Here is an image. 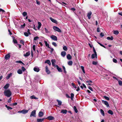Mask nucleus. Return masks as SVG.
I'll return each mask as SVG.
<instances>
[{
    "instance_id": "obj_16",
    "label": "nucleus",
    "mask_w": 122,
    "mask_h": 122,
    "mask_svg": "<svg viewBox=\"0 0 122 122\" xmlns=\"http://www.w3.org/2000/svg\"><path fill=\"white\" fill-rule=\"evenodd\" d=\"M5 11L2 9H0V14H3L5 13Z\"/></svg>"
},
{
    "instance_id": "obj_15",
    "label": "nucleus",
    "mask_w": 122,
    "mask_h": 122,
    "mask_svg": "<svg viewBox=\"0 0 122 122\" xmlns=\"http://www.w3.org/2000/svg\"><path fill=\"white\" fill-rule=\"evenodd\" d=\"M92 14V12L91 11H90L87 14V16L89 19H90L91 18V16Z\"/></svg>"
},
{
    "instance_id": "obj_43",
    "label": "nucleus",
    "mask_w": 122,
    "mask_h": 122,
    "mask_svg": "<svg viewBox=\"0 0 122 122\" xmlns=\"http://www.w3.org/2000/svg\"><path fill=\"white\" fill-rule=\"evenodd\" d=\"M16 63H22L23 64H24V63H23V62L20 61H15Z\"/></svg>"
},
{
    "instance_id": "obj_51",
    "label": "nucleus",
    "mask_w": 122,
    "mask_h": 122,
    "mask_svg": "<svg viewBox=\"0 0 122 122\" xmlns=\"http://www.w3.org/2000/svg\"><path fill=\"white\" fill-rule=\"evenodd\" d=\"M98 44H99L100 45V46L104 47L105 48H106V47H105V46H104L103 45H102V44L98 42Z\"/></svg>"
},
{
    "instance_id": "obj_48",
    "label": "nucleus",
    "mask_w": 122,
    "mask_h": 122,
    "mask_svg": "<svg viewBox=\"0 0 122 122\" xmlns=\"http://www.w3.org/2000/svg\"><path fill=\"white\" fill-rule=\"evenodd\" d=\"M97 62L96 61H93L92 62V63L93 64L96 65L97 64Z\"/></svg>"
},
{
    "instance_id": "obj_22",
    "label": "nucleus",
    "mask_w": 122,
    "mask_h": 122,
    "mask_svg": "<svg viewBox=\"0 0 122 122\" xmlns=\"http://www.w3.org/2000/svg\"><path fill=\"white\" fill-rule=\"evenodd\" d=\"M72 57L70 54H68L67 56V58L68 60H71V59Z\"/></svg>"
},
{
    "instance_id": "obj_14",
    "label": "nucleus",
    "mask_w": 122,
    "mask_h": 122,
    "mask_svg": "<svg viewBox=\"0 0 122 122\" xmlns=\"http://www.w3.org/2000/svg\"><path fill=\"white\" fill-rule=\"evenodd\" d=\"M45 63H47L50 66L51 65V63L50 61L48 60L46 61L45 62Z\"/></svg>"
},
{
    "instance_id": "obj_33",
    "label": "nucleus",
    "mask_w": 122,
    "mask_h": 122,
    "mask_svg": "<svg viewBox=\"0 0 122 122\" xmlns=\"http://www.w3.org/2000/svg\"><path fill=\"white\" fill-rule=\"evenodd\" d=\"M56 101L58 102V105H59V106H61V105L62 103L60 101H59L58 100H57Z\"/></svg>"
},
{
    "instance_id": "obj_46",
    "label": "nucleus",
    "mask_w": 122,
    "mask_h": 122,
    "mask_svg": "<svg viewBox=\"0 0 122 122\" xmlns=\"http://www.w3.org/2000/svg\"><path fill=\"white\" fill-rule=\"evenodd\" d=\"M104 97L105 99H106L108 100H109V98L107 97V96H104Z\"/></svg>"
},
{
    "instance_id": "obj_58",
    "label": "nucleus",
    "mask_w": 122,
    "mask_h": 122,
    "mask_svg": "<svg viewBox=\"0 0 122 122\" xmlns=\"http://www.w3.org/2000/svg\"><path fill=\"white\" fill-rule=\"evenodd\" d=\"M44 29L46 32L48 33L49 32L48 30L46 28H45Z\"/></svg>"
},
{
    "instance_id": "obj_39",
    "label": "nucleus",
    "mask_w": 122,
    "mask_h": 122,
    "mask_svg": "<svg viewBox=\"0 0 122 122\" xmlns=\"http://www.w3.org/2000/svg\"><path fill=\"white\" fill-rule=\"evenodd\" d=\"M73 108L75 112L76 113H77L78 111L76 109V107L75 106H74L73 107Z\"/></svg>"
},
{
    "instance_id": "obj_59",
    "label": "nucleus",
    "mask_w": 122,
    "mask_h": 122,
    "mask_svg": "<svg viewBox=\"0 0 122 122\" xmlns=\"http://www.w3.org/2000/svg\"><path fill=\"white\" fill-rule=\"evenodd\" d=\"M11 100V97H10V99L8 100V102L9 103L10 102Z\"/></svg>"
},
{
    "instance_id": "obj_18",
    "label": "nucleus",
    "mask_w": 122,
    "mask_h": 122,
    "mask_svg": "<svg viewBox=\"0 0 122 122\" xmlns=\"http://www.w3.org/2000/svg\"><path fill=\"white\" fill-rule=\"evenodd\" d=\"M66 53L65 51H63L61 52V55L63 57H64L66 55Z\"/></svg>"
},
{
    "instance_id": "obj_34",
    "label": "nucleus",
    "mask_w": 122,
    "mask_h": 122,
    "mask_svg": "<svg viewBox=\"0 0 122 122\" xmlns=\"http://www.w3.org/2000/svg\"><path fill=\"white\" fill-rule=\"evenodd\" d=\"M44 42L46 45V46L47 47L49 48H50V47H49V44H48L47 42L46 41H44Z\"/></svg>"
},
{
    "instance_id": "obj_17",
    "label": "nucleus",
    "mask_w": 122,
    "mask_h": 122,
    "mask_svg": "<svg viewBox=\"0 0 122 122\" xmlns=\"http://www.w3.org/2000/svg\"><path fill=\"white\" fill-rule=\"evenodd\" d=\"M56 67L57 69L59 71L61 72L62 71V70L61 68L59 67L58 65H56Z\"/></svg>"
},
{
    "instance_id": "obj_41",
    "label": "nucleus",
    "mask_w": 122,
    "mask_h": 122,
    "mask_svg": "<svg viewBox=\"0 0 122 122\" xmlns=\"http://www.w3.org/2000/svg\"><path fill=\"white\" fill-rule=\"evenodd\" d=\"M81 69H82L83 72L84 73H85V71L84 69V67H83V66H81Z\"/></svg>"
},
{
    "instance_id": "obj_21",
    "label": "nucleus",
    "mask_w": 122,
    "mask_h": 122,
    "mask_svg": "<svg viewBox=\"0 0 122 122\" xmlns=\"http://www.w3.org/2000/svg\"><path fill=\"white\" fill-rule=\"evenodd\" d=\"M31 34L30 32H29V33L26 32H25L24 33V34L25 36H26L27 37L29 36V35H30Z\"/></svg>"
},
{
    "instance_id": "obj_53",
    "label": "nucleus",
    "mask_w": 122,
    "mask_h": 122,
    "mask_svg": "<svg viewBox=\"0 0 122 122\" xmlns=\"http://www.w3.org/2000/svg\"><path fill=\"white\" fill-rule=\"evenodd\" d=\"M100 35L101 36V37H103L104 36V35L103 33L101 32L100 34Z\"/></svg>"
},
{
    "instance_id": "obj_25",
    "label": "nucleus",
    "mask_w": 122,
    "mask_h": 122,
    "mask_svg": "<svg viewBox=\"0 0 122 122\" xmlns=\"http://www.w3.org/2000/svg\"><path fill=\"white\" fill-rule=\"evenodd\" d=\"M47 118H48V119L49 120H53L54 119V118L53 117L51 116H50L48 117Z\"/></svg>"
},
{
    "instance_id": "obj_1",
    "label": "nucleus",
    "mask_w": 122,
    "mask_h": 122,
    "mask_svg": "<svg viewBox=\"0 0 122 122\" xmlns=\"http://www.w3.org/2000/svg\"><path fill=\"white\" fill-rule=\"evenodd\" d=\"M4 93L5 96L8 97H10L12 94L11 91L9 89L5 90Z\"/></svg>"
},
{
    "instance_id": "obj_35",
    "label": "nucleus",
    "mask_w": 122,
    "mask_h": 122,
    "mask_svg": "<svg viewBox=\"0 0 122 122\" xmlns=\"http://www.w3.org/2000/svg\"><path fill=\"white\" fill-rule=\"evenodd\" d=\"M113 33L114 34L117 35L119 34V32L118 31L114 30L113 31Z\"/></svg>"
},
{
    "instance_id": "obj_28",
    "label": "nucleus",
    "mask_w": 122,
    "mask_h": 122,
    "mask_svg": "<svg viewBox=\"0 0 122 122\" xmlns=\"http://www.w3.org/2000/svg\"><path fill=\"white\" fill-rule=\"evenodd\" d=\"M38 28L39 29H40V27H41V23L39 22H38Z\"/></svg>"
},
{
    "instance_id": "obj_10",
    "label": "nucleus",
    "mask_w": 122,
    "mask_h": 122,
    "mask_svg": "<svg viewBox=\"0 0 122 122\" xmlns=\"http://www.w3.org/2000/svg\"><path fill=\"white\" fill-rule=\"evenodd\" d=\"M46 73H47L48 74H49L50 73V71L48 69V67L47 66H46Z\"/></svg>"
},
{
    "instance_id": "obj_19",
    "label": "nucleus",
    "mask_w": 122,
    "mask_h": 122,
    "mask_svg": "<svg viewBox=\"0 0 122 122\" xmlns=\"http://www.w3.org/2000/svg\"><path fill=\"white\" fill-rule=\"evenodd\" d=\"M30 51H29L26 52L25 54H24V56L25 57H27L30 55Z\"/></svg>"
},
{
    "instance_id": "obj_60",
    "label": "nucleus",
    "mask_w": 122,
    "mask_h": 122,
    "mask_svg": "<svg viewBox=\"0 0 122 122\" xmlns=\"http://www.w3.org/2000/svg\"><path fill=\"white\" fill-rule=\"evenodd\" d=\"M32 48L33 51H35V45H33Z\"/></svg>"
},
{
    "instance_id": "obj_6",
    "label": "nucleus",
    "mask_w": 122,
    "mask_h": 122,
    "mask_svg": "<svg viewBox=\"0 0 122 122\" xmlns=\"http://www.w3.org/2000/svg\"><path fill=\"white\" fill-rule=\"evenodd\" d=\"M51 38L53 40L57 41V37L54 35H51L50 36Z\"/></svg>"
},
{
    "instance_id": "obj_13",
    "label": "nucleus",
    "mask_w": 122,
    "mask_h": 122,
    "mask_svg": "<svg viewBox=\"0 0 122 122\" xmlns=\"http://www.w3.org/2000/svg\"><path fill=\"white\" fill-rule=\"evenodd\" d=\"M50 19L52 22L54 23H56L57 22V21L56 20L54 19H53L51 17H50Z\"/></svg>"
},
{
    "instance_id": "obj_64",
    "label": "nucleus",
    "mask_w": 122,
    "mask_h": 122,
    "mask_svg": "<svg viewBox=\"0 0 122 122\" xmlns=\"http://www.w3.org/2000/svg\"><path fill=\"white\" fill-rule=\"evenodd\" d=\"M80 90V88L78 86L77 87V89L76 90L77 91H79Z\"/></svg>"
},
{
    "instance_id": "obj_42",
    "label": "nucleus",
    "mask_w": 122,
    "mask_h": 122,
    "mask_svg": "<svg viewBox=\"0 0 122 122\" xmlns=\"http://www.w3.org/2000/svg\"><path fill=\"white\" fill-rule=\"evenodd\" d=\"M22 14L24 16V17L27 15V13L25 12H24Z\"/></svg>"
},
{
    "instance_id": "obj_20",
    "label": "nucleus",
    "mask_w": 122,
    "mask_h": 122,
    "mask_svg": "<svg viewBox=\"0 0 122 122\" xmlns=\"http://www.w3.org/2000/svg\"><path fill=\"white\" fill-rule=\"evenodd\" d=\"M28 111V110H22V113L23 114H25Z\"/></svg>"
},
{
    "instance_id": "obj_37",
    "label": "nucleus",
    "mask_w": 122,
    "mask_h": 122,
    "mask_svg": "<svg viewBox=\"0 0 122 122\" xmlns=\"http://www.w3.org/2000/svg\"><path fill=\"white\" fill-rule=\"evenodd\" d=\"M107 39L108 40H112L113 39V38L112 36H111V37H107Z\"/></svg>"
},
{
    "instance_id": "obj_40",
    "label": "nucleus",
    "mask_w": 122,
    "mask_h": 122,
    "mask_svg": "<svg viewBox=\"0 0 122 122\" xmlns=\"http://www.w3.org/2000/svg\"><path fill=\"white\" fill-rule=\"evenodd\" d=\"M39 38V37L38 36H36L34 37V41H36L38 40Z\"/></svg>"
},
{
    "instance_id": "obj_45",
    "label": "nucleus",
    "mask_w": 122,
    "mask_h": 122,
    "mask_svg": "<svg viewBox=\"0 0 122 122\" xmlns=\"http://www.w3.org/2000/svg\"><path fill=\"white\" fill-rule=\"evenodd\" d=\"M25 23H24L23 24V25H21L20 28H24L25 26Z\"/></svg>"
},
{
    "instance_id": "obj_4",
    "label": "nucleus",
    "mask_w": 122,
    "mask_h": 122,
    "mask_svg": "<svg viewBox=\"0 0 122 122\" xmlns=\"http://www.w3.org/2000/svg\"><path fill=\"white\" fill-rule=\"evenodd\" d=\"M102 102L103 103L106 105L107 107H109V104L107 101L102 100Z\"/></svg>"
},
{
    "instance_id": "obj_3",
    "label": "nucleus",
    "mask_w": 122,
    "mask_h": 122,
    "mask_svg": "<svg viewBox=\"0 0 122 122\" xmlns=\"http://www.w3.org/2000/svg\"><path fill=\"white\" fill-rule=\"evenodd\" d=\"M36 111L35 110H34L32 111L31 113L30 117H31L32 116H33L34 117H36Z\"/></svg>"
},
{
    "instance_id": "obj_11",
    "label": "nucleus",
    "mask_w": 122,
    "mask_h": 122,
    "mask_svg": "<svg viewBox=\"0 0 122 122\" xmlns=\"http://www.w3.org/2000/svg\"><path fill=\"white\" fill-rule=\"evenodd\" d=\"M12 73H11L8 74L6 77V79H8L11 76H12Z\"/></svg>"
},
{
    "instance_id": "obj_62",
    "label": "nucleus",
    "mask_w": 122,
    "mask_h": 122,
    "mask_svg": "<svg viewBox=\"0 0 122 122\" xmlns=\"http://www.w3.org/2000/svg\"><path fill=\"white\" fill-rule=\"evenodd\" d=\"M13 41L14 43H17V41L16 40H13Z\"/></svg>"
},
{
    "instance_id": "obj_9",
    "label": "nucleus",
    "mask_w": 122,
    "mask_h": 122,
    "mask_svg": "<svg viewBox=\"0 0 122 122\" xmlns=\"http://www.w3.org/2000/svg\"><path fill=\"white\" fill-rule=\"evenodd\" d=\"M67 112V110H61V113H62L63 114H66V113Z\"/></svg>"
},
{
    "instance_id": "obj_7",
    "label": "nucleus",
    "mask_w": 122,
    "mask_h": 122,
    "mask_svg": "<svg viewBox=\"0 0 122 122\" xmlns=\"http://www.w3.org/2000/svg\"><path fill=\"white\" fill-rule=\"evenodd\" d=\"M52 64V66H55V63L56 62V61L55 59L52 60L51 61Z\"/></svg>"
},
{
    "instance_id": "obj_23",
    "label": "nucleus",
    "mask_w": 122,
    "mask_h": 122,
    "mask_svg": "<svg viewBox=\"0 0 122 122\" xmlns=\"http://www.w3.org/2000/svg\"><path fill=\"white\" fill-rule=\"evenodd\" d=\"M44 119H37V122H42L43 121Z\"/></svg>"
},
{
    "instance_id": "obj_24",
    "label": "nucleus",
    "mask_w": 122,
    "mask_h": 122,
    "mask_svg": "<svg viewBox=\"0 0 122 122\" xmlns=\"http://www.w3.org/2000/svg\"><path fill=\"white\" fill-rule=\"evenodd\" d=\"M30 98L31 99H37L38 98L36 97H35L34 95H32L30 97Z\"/></svg>"
},
{
    "instance_id": "obj_30",
    "label": "nucleus",
    "mask_w": 122,
    "mask_h": 122,
    "mask_svg": "<svg viewBox=\"0 0 122 122\" xmlns=\"http://www.w3.org/2000/svg\"><path fill=\"white\" fill-rule=\"evenodd\" d=\"M18 73L19 74H21L22 73V71L20 69L18 70L17 71Z\"/></svg>"
},
{
    "instance_id": "obj_44",
    "label": "nucleus",
    "mask_w": 122,
    "mask_h": 122,
    "mask_svg": "<svg viewBox=\"0 0 122 122\" xmlns=\"http://www.w3.org/2000/svg\"><path fill=\"white\" fill-rule=\"evenodd\" d=\"M93 51L94 52V54H95V55L96 54V57H97V52H96L95 50L94 47H93Z\"/></svg>"
},
{
    "instance_id": "obj_49",
    "label": "nucleus",
    "mask_w": 122,
    "mask_h": 122,
    "mask_svg": "<svg viewBox=\"0 0 122 122\" xmlns=\"http://www.w3.org/2000/svg\"><path fill=\"white\" fill-rule=\"evenodd\" d=\"M118 83L119 85L120 86L122 85V82L121 81H118Z\"/></svg>"
},
{
    "instance_id": "obj_50",
    "label": "nucleus",
    "mask_w": 122,
    "mask_h": 122,
    "mask_svg": "<svg viewBox=\"0 0 122 122\" xmlns=\"http://www.w3.org/2000/svg\"><path fill=\"white\" fill-rule=\"evenodd\" d=\"M52 44L55 46L56 47L57 46L55 42H53L52 43Z\"/></svg>"
},
{
    "instance_id": "obj_27",
    "label": "nucleus",
    "mask_w": 122,
    "mask_h": 122,
    "mask_svg": "<svg viewBox=\"0 0 122 122\" xmlns=\"http://www.w3.org/2000/svg\"><path fill=\"white\" fill-rule=\"evenodd\" d=\"M68 64L69 66H71L72 64V61H70L68 62Z\"/></svg>"
},
{
    "instance_id": "obj_36",
    "label": "nucleus",
    "mask_w": 122,
    "mask_h": 122,
    "mask_svg": "<svg viewBox=\"0 0 122 122\" xmlns=\"http://www.w3.org/2000/svg\"><path fill=\"white\" fill-rule=\"evenodd\" d=\"M71 100H72L73 99L74 95L73 93H71Z\"/></svg>"
},
{
    "instance_id": "obj_47",
    "label": "nucleus",
    "mask_w": 122,
    "mask_h": 122,
    "mask_svg": "<svg viewBox=\"0 0 122 122\" xmlns=\"http://www.w3.org/2000/svg\"><path fill=\"white\" fill-rule=\"evenodd\" d=\"M63 49L65 51H66L67 50V48L66 46H64L63 47Z\"/></svg>"
},
{
    "instance_id": "obj_56",
    "label": "nucleus",
    "mask_w": 122,
    "mask_h": 122,
    "mask_svg": "<svg viewBox=\"0 0 122 122\" xmlns=\"http://www.w3.org/2000/svg\"><path fill=\"white\" fill-rule=\"evenodd\" d=\"M20 43L23 45H24V41L23 40H21L20 41Z\"/></svg>"
},
{
    "instance_id": "obj_57",
    "label": "nucleus",
    "mask_w": 122,
    "mask_h": 122,
    "mask_svg": "<svg viewBox=\"0 0 122 122\" xmlns=\"http://www.w3.org/2000/svg\"><path fill=\"white\" fill-rule=\"evenodd\" d=\"M36 2L37 4L39 5L40 4V2L38 0H36Z\"/></svg>"
},
{
    "instance_id": "obj_54",
    "label": "nucleus",
    "mask_w": 122,
    "mask_h": 122,
    "mask_svg": "<svg viewBox=\"0 0 122 122\" xmlns=\"http://www.w3.org/2000/svg\"><path fill=\"white\" fill-rule=\"evenodd\" d=\"M21 69L22 70V71H25V70H26L25 69L23 66H22V67Z\"/></svg>"
},
{
    "instance_id": "obj_12",
    "label": "nucleus",
    "mask_w": 122,
    "mask_h": 122,
    "mask_svg": "<svg viewBox=\"0 0 122 122\" xmlns=\"http://www.w3.org/2000/svg\"><path fill=\"white\" fill-rule=\"evenodd\" d=\"M43 115V112L42 111L40 112L38 114V116L39 117H42Z\"/></svg>"
},
{
    "instance_id": "obj_32",
    "label": "nucleus",
    "mask_w": 122,
    "mask_h": 122,
    "mask_svg": "<svg viewBox=\"0 0 122 122\" xmlns=\"http://www.w3.org/2000/svg\"><path fill=\"white\" fill-rule=\"evenodd\" d=\"M9 86V84H6L4 87V88L5 89H6Z\"/></svg>"
},
{
    "instance_id": "obj_31",
    "label": "nucleus",
    "mask_w": 122,
    "mask_h": 122,
    "mask_svg": "<svg viewBox=\"0 0 122 122\" xmlns=\"http://www.w3.org/2000/svg\"><path fill=\"white\" fill-rule=\"evenodd\" d=\"M95 57H96V58H97V57H96V54H93L91 56V58L92 59H94L95 58Z\"/></svg>"
},
{
    "instance_id": "obj_29",
    "label": "nucleus",
    "mask_w": 122,
    "mask_h": 122,
    "mask_svg": "<svg viewBox=\"0 0 122 122\" xmlns=\"http://www.w3.org/2000/svg\"><path fill=\"white\" fill-rule=\"evenodd\" d=\"M100 112L101 114L103 116H104V111L102 109H100Z\"/></svg>"
},
{
    "instance_id": "obj_55",
    "label": "nucleus",
    "mask_w": 122,
    "mask_h": 122,
    "mask_svg": "<svg viewBox=\"0 0 122 122\" xmlns=\"http://www.w3.org/2000/svg\"><path fill=\"white\" fill-rule=\"evenodd\" d=\"M62 67H63V69L64 70V72L65 73H66V69H65V67L64 66H62Z\"/></svg>"
},
{
    "instance_id": "obj_26",
    "label": "nucleus",
    "mask_w": 122,
    "mask_h": 122,
    "mask_svg": "<svg viewBox=\"0 0 122 122\" xmlns=\"http://www.w3.org/2000/svg\"><path fill=\"white\" fill-rule=\"evenodd\" d=\"M108 113L111 115L113 114V111L111 110H109L108 111Z\"/></svg>"
},
{
    "instance_id": "obj_61",
    "label": "nucleus",
    "mask_w": 122,
    "mask_h": 122,
    "mask_svg": "<svg viewBox=\"0 0 122 122\" xmlns=\"http://www.w3.org/2000/svg\"><path fill=\"white\" fill-rule=\"evenodd\" d=\"M89 89L91 90V91H93L92 88L90 86H89L88 87Z\"/></svg>"
},
{
    "instance_id": "obj_8",
    "label": "nucleus",
    "mask_w": 122,
    "mask_h": 122,
    "mask_svg": "<svg viewBox=\"0 0 122 122\" xmlns=\"http://www.w3.org/2000/svg\"><path fill=\"white\" fill-rule=\"evenodd\" d=\"M34 71L36 72H38L39 71L40 69L39 67H35L34 68Z\"/></svg>"
},
{
    "instance_id": "obj_5",
    "label": "nucleus",
    "mask_w": 122,
    "mask_h": 122,
    "mask_svg": "<svg viewBox=\"0 0 122 122\" xmlns=\"http://www.w3.org/2000/svg\"><path fill=\"white\" fill-rule=\"evenodd\" d=\"M10 53H9L6 55L5 56V58L6 60H7L10 59Z\"/></svg>"
},
{
    "instance_id": "obj_63",
    "label": "nucleus",
    "mask_w": 122,
    "mask_h": 122,
    "mask_svg": "<svg viewBox=\"0 0 122 122\" xmlns=\"http://www.w3.org/2000/svg\"><path fill=\"white\" fill-rule=\"evenodd\" d=\"M7 108L8 110H9L10 109H12V108H11L9 106H8Z\"/></svg>"
},
{
    "instance_id": "obj_38",
    "label": "nucleus",
    "mask_w": 122,
    "mask_h": 122,
    "mask_svg": "<svg viewBox=\"0 0 122 122\" xmlns=\"http://www.w3.org/2000/svg\"><path fill=\"white\" fill-rule=\"evenodd\" d=\"M71 85L72 86H73V88H75V89L77 87L74 83H71Z\"/></svg>"
},
{
    "instance_id": "obj_2",
    "label": "nucleus",
    "mask_w": 122,
    "mask_h": 122,
    "mask_svg": "<svg viewBox=\"0 0 122 122\" xmlns=\"http://www.w3.org/2000/svg\"><path fill=\"white\" fill-rule=\"evenodd\" d=\"M53 29L55 30L58 32H61L62 31L58 27L56 26H54L53 27Z\"/></svg>"
},
{
    "instance_id": "obj_52",
    "label": "nucleus",
    "mask_w": 122,
    "mask_h": 122,
    "mask_svg": "<svg viewBox=\"0 0 122 122\" xmlns=\"http://www.w3.org/2000/svg\"><path fill=\"white\" fill-rule=\"evenodd\" d=\"M113 62L115 63H116L117 62V60L113 58Z\"/></svg>"
}]
</instances>
